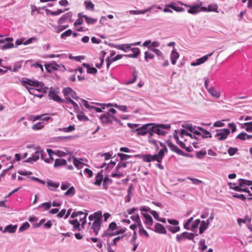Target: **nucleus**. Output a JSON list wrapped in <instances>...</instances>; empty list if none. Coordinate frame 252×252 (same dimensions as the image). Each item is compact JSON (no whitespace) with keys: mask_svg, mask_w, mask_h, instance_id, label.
<instances>
[{"mask_svg":"<svg viewBox=\"0 0 252 252\" xmlns=\"http://www.w3.org/2000/svg\"><path fill=\"white\" fill-rule=\"evenodd\" d=\"M150 130L154 132L155 134L158 135L164 136L167 133V130L170 128V126L169 124H157L156 123H150Z\"/></svg>","mask_w":252,"mask_h":252,"instance_id":"obj_1","label":"nucleus"},{"mask_svg":"<svg viewBox=\"0 0 252 252\" xmlns=\"http://www.w3.org/2000/svg\"><path fill=\"white\" fill-rule=\"evenodd\" d=\"M42 83H43L42 82L38 81L36 80H32L28 79L22 81V84L23 85L25 86L26 84H27L30 86V87L26 86V88L31 94H33V89H34L35 87L41 86V85H42Z\"/></svg>","mask_w":252,"mask_h":252,"instance_id":"obj_2","label":"nucleus"},{"mask_svg":"<svg viewBox=\"0 0 252 252\" xmlns=\"http://www.w3.org/2000/svg\"><path fill=\"white\" fill-rule=\"evenodd\" d=\"M42 83H43L42 82L38 81L36 80H32L28 79L22 81V84L23 85L25 86L26 84H27L30 86V87L26 86V88L31 94H33V89H34L35 87L41 86V85H42Z\"/></svg>","mask_w":252,"mask_h":252,"instance_id":"obj_3","label":"nucleus"},{"mask_svg":"<svg viewBox=\"0 0 252 252\" xmlns=\"http://www.w3.org/2000/svg\"><path fill=\"white\" fill-rule=\"evenodd\" d=\"M45 155L46 154L39 148V150L35 151L31 157H29L25 161L26 162L33 163L39 159L40 157L42 160H44Z\"/></svg>","mask_w":252,"mask_h":252,"instance_id":"obj_4","label":"nucleus"},{"mask_svg":"<svg viewBox=\"0 0 252 252\" xmlns=\"http://www.w3.org/2000/svg\"><path fill=\"white\" fill-rule=\"evenodd\" d=\"M216 131L218 132L215 134V137L221 141L226 139L230 133V130L228 128L220 129Z\"/></svg>","mask_w":252,"mask_h":252,"instance_id":"obj_5","label":"nucleus"},{"mask_svg":"<svg viewBox=\"0 0 252 252\" xmlns=\"http://www.w3.org/2000/svg\"><path fill=\"white\" fill-rule=\"evenodd\" d=\"M201 3H200V4L198 5H190L189 4H185V5L186 7H189V9L188 10V12L189 13L195 14L198 12H199L201 11H206L207 8L205 7H200V5H201Z\"/></svg>","mask_w":252,"mask_h":252,"instance_id":"obj_6","label":"nucleus"},{"mask_svg":"<svg viewBox=\"0 0 252 252\" xmlns=\"http://www.w3.org/2000/svg\"><path fill=\"white\" fill-rule=\"evenodd\" d=\"M63 93L65 97H72L76 100H77L79 98L77 96L76 92L69 87L64 88L63 90Z\"/></svg>","mask_w":252,"mask_h":252,"instance_id":"obj_7","label":"nucleus"},{"mask_svg":"<svg viewBox=\"0 0 252 252\" xmlns=\"http://www.w3.org/2000/svg\"><path fill=\"white\" fill-rule=\"evenodd\" d=\"M150 123L145 124L140 127H138L135 129L137 134L138 135H145L148 133V130H150Z\"/></svg>","mask_w":252,"mask_h":252,"instance_id":"obj_8","label":"nucleus"},{"mask_svg":"<svg viewBox=\"0 0 252 252\" xmlns=\"http://www.w3.org/2000/svg\"><path fill=\"white\" fill-rule=\"evenodd\" d=\"M110 114L109 112L105 113L101 115L99 117V119L101 123L104 124H112L113 120L110 118Z\"/></svg>","mask_w":252,"mask_h":252,"instance_id":"obj_9","label":"nucleus"},{"mask_svg":"<svg viewBox=\"0 0 252 252\" xmlns=\"http://www.w3.org/2000/svg\"><path fill=\"white\" fill-rule=\"evenodd\" d=\"M72 16V13L70 11L64 14L58 20V25H61L67 21H71Z\"/></svg>","mask_w":252,"mask_h":252,"instance_id":"obj_10","label":"nucleus"},{"mask_svg":"<svg viewBox=\"0 0 252 252\" xmlns=\"http://www.w3.org/2000/svg\"><path fill=\"white\" fill-rule=\"evenodd\" d=\"M213 53H211L197 59L195 62L191 63L190 65L194 66L203 63L208 59L209 57H211L213 55Z\"/></svg>","mask_w":252,"mask_h":252,"instance_id":"obj_11","label":"nucleus"},{"mask_svg":"<svg viewBox=\"0 0 252 252\" xmlns=\"http://www.w3.org/2000/svg\"><path fill=\"white\" fill-rule=\"evenodd\" d=\"M101 224V221H98V220H94L92 223L91 228L93 230L95 235H97L99 232Z\"/></svg>","mask_w":252,"mask_h":252,"instance_id":"obj_12","label":"nucleus"},{"mask_svg":"<svg viewBox=\"0 0 252 252\" xmlns=\"http://www.w3.org/2000/svg\"><path fill=\"white\" fill-rule=\"evenodd\" d=\"M130 50L132 52V54L124 55V56L127 58H137L140 53L139 48L137 47L131 48Z\"/></svg>","mask_w":252,"mask_h":252,"instance_id":"obj_13","label":"nucleus"},{"mask_svg":"<svg viewBox=\"0 0 252 252\" xmlns=\"http://www.w3.org/2000/svg\"><path fill=\"white\" fill-rule=\"evenodd\" d=\"M155 231L158 233L166 234V230L163 225L157 223L155 224Z\"/></svg>","mask_w":252,"mask_h":252,"instance_id":"obj_14","label":"nucleus"},{"mask_svg":"<svg viewBox=\"0 0 252 252\" xmlns=\"http://www.w3.org/2000/svg\"><path fill=\"white\" fill-rule=\"evenodd\" d=\"M48 95L50 98L52 99L54 101L58 102H63V100L54 91L50 90L49 92Z\"/></svg>","mask_w":252,"mask_h":252,"instance_id":"obj_15","label":"nucleus"},{"mask_svg":"<svg viewBox=\"0 0 252 252\" xmlns=\"http://www.w3.org/2000/svg\"><path fill=\"white\" fill-rule=\"evenodd\" d=\"M46 184L49 189L53 191L56 190V189L60 186V184L59 183L54 182L49 179L47 180Z\"/></svg>","mask_w":252,"mask_h":252,"instance_id":"obj_16","label":"nucleus"},{"mask_svg":"<svg viewBox=\"0 0 252 252\" xmlns=\"http://www.w3.org/2000/svg\"><path fill=\"white\" fill-rule=\"evenodd\" d=\"M73 164L78 169L82 168L83 165H86V164L83 163V159L81 158H77L73 157Z\"/></svg>","mask_w":252,"mask_h":252,"instance_id":"obj_17","label":"nucleus"},{"mask_svg":"<svg viewBox=\"0 0 252 252\" xmlns=\"http://www.w3.org/2000/svg\"><path fill=\"white\" fill-rule=\"evenodd\" d=\"M103 170L98 172L95 177V182L94 184L100 186L101 185L102 181L103 180V176L102 174Z\"/></svg>","mask_w":252,"mask_h":252,"instance_id":"obj_18","label":"nucleus"},{"mask_svg":"<svg viewBox=\"0 0 252 252\" xmlns=\"http://www.w3.org/2000/svg\"><path fill=\"white\" fill-rule=\"evenodd\" d=\"M166 144L172 151L178 154L182 152V150H180L177 146L173 144L170 140H167Z\"/></svg>","mask_w":252,"mask_h":252,"instance_id":"obj_19","label":"nucleus"},{"mask_svg":"<svg viewBox=\"0 0 252 252\" xmlns=\"http://www.w3.org/2000/svg\"><path fill=\"white\" fill-rule=\"evenodd\" d=\"M179 58V54L177 52L176 50L173 49L170 54V59L172 64H176L177 60Z\"/></svg>","mask_w":252,"mask_h":252,"instance_id":"obj_20","label":"nucleus"},{"mask_svg":"<svg viewBox=\"0 0 252 252\" xmlns=\"http://www.w3.org/2000/svg\"><path fill=\"white\" fill-rule=\"evenodd\" d=\"M113 183V181L111 179L108 177V176L107 175L104 177L103 180V188L104 189H107L108 188L109 185L112 184Z\"/></svg>","mask_w":252,"mask_h":252,"instance_id":"obj_21","label":"nucleus"},{"mask_svg":"<svg viewBox=\"0 0 252 252\" xmlns=\"http://www.w3.org/2000/svg\"><path fill=\"white\" fill-rule=\"evenodd\" d=\"M17 225H13L12 224H9L5 226L3 230V233L9 232L10 233H14L17 229Z\"/></svg>","mask_w":252,"mask_h":252,"instance_id":"obj_22","label":"nucleus"},{"mask_svg":"<svg viewBox=\"0 0 252 252\" xmlns=\"http://www.w3.org/2000/svg\"><path fill=\"white\" fill-rule=\"evenodd\" d=\"M142 215L145 219L144 223L146 225L152 226L153 224V220L151 216L146 213H142Z\"/></svg>","mask_w":252,"mask_h":252,"instance_id":"obj_23","label":"nucleus"},{"mask_svg":"<svg viewBox=\"0 0 252 252\" xmlns=\"http://www.w3.org/2000/svg\"><path fill=\"white\" fill-rule=\"evenodd\" d=\"M123 56H124V55H117L115 57L113 58L112 59H110V58H107L106 60V62H107V68H109L110 65L112 63L122 59Z\"/></svg>","mask_w":252,"mask_h":252,"instance_id":"obj_24","label":"nucleus"},{"mask_svg":"<svg viewBox=\"0 0 252 252\" xmlns=\"http://www.w3.org/2000/svg\"><path fill=\"white\" fill-rule=\"evenodd\" d=\"M119 162L118 164L117 165L116 168H115V170H116V171H117V172H119V171L122 168L126 167L128 164H129V163L131 162H129L128 161H121V160H119Z\"/></svg>","mask_w":252,"mask_h":252,"instance_id":"obj_25","label":"nucleus"},{"mask_svg":"<svg viewBox=\"0 0 252 252\" xmlns=\"http://www.w3.org/2000/svg\"><path fill=\"white\" fill-rule=\"evenodd\" d=\"M238 185L241 187L252 186L251 180H248L244 179H240L238 180Z\"/></svg>","mask_w":252,"mask_h":252,"instance_id":"obj_26","label":"nucleus"},{"mask_svg":"<svg viewBox=\"0 0 252 252\" xmlns=\"http://www.w3.org/2000/svg\"><path fill=\"white\" fill-rule=\"evenodd\" d=\"M82 66L87 68L88 73L94 74L97 73V69L94 67H90V65L86 63H83Z\"/></svg>","mask_w":252,"mask_h":252,"instance_id":"obj_27","label":"nucleus"},{"mask_svg":"<svg viewBox=\"0 0 252 252\" xmlns=\"http://www.w3.org/2000/svg\"><path fill=\"white\" fill-rule=\"evenodd\" d=\"M198 129H199L200 131H201V135L203 138L212 137V134L209 131L205 130L202 127H199Z\"/></svg>","mask_w":252,"mask_h":252,"instance_id":"obj_28","label":"nucleus"},{"mask_svg":"<svg viewBox=\"0 0 252 252\" xmlns=\"http://www.w3.org/2000/svg\"><path fill=\"white\" fill-rule=\"evenodd\" d=\"M209 225L205 220H202L199 227V233L202 234L208 228Z\"/></svg>","mask_w":252,"mask_h":252,"instance_id":"obj_29","label":"nucleus"},{"mask_svg":"<svg viewBox=\"0 0 252 252\" xmlns=\"http://www.w3.org/2000/svg\"><path fill=\"white\" fill-rule=\"evenodd\" d=\"M166 7H168L177 12H182L184 10V8L182 7H179L176 6V4L174 2L171 3L166 5Z\"/></svg>","mask_w":252,"mask_h":252,"instance_id":"obj_30","label":"nucleus"},{"mask_svg":"<svg viewBox=\"0 0 252 252\" xmlns=\"http://www.w3.org/2000/svg\"><path fill=\"white\" fill-rule=\"evenodd\" d=\"M66 163V160L62 158H57L55 160V163L54 164V167L55 168L58 167L62 165H65Z\"/></svg>","mask_w":252,"mask_h":252,"instance_id":"obj_31","label":"nucleus"},{"mask_svg":"<svg viewBox=\"0 0 252 252\" xmlns=\"http://www.w3.org/2000/svg\"><path fill=\"white\" fill-rule=\"evenodd\" d=\"M86 9L90 11H94V4L90 0H86L84 2Z\"/></svg>","mask_w":252,"mask_h":252,"instance_id":"obj_32","label":"nucleus"},{"mask_svg":"<svg viewBox=\"0 0 252 252\" xmlns=\"http://www.w3.org/2000/svg\"><path fill=\"white\" fill-rule=\"evenodd\" d=\"M117 155L120 158L119 160L124 161H125V160L133 157V156H131V155H126V154L121 153H118ZM116 160L119 161V160L117 159H116Z\"/></svg>","mask_w":252,"mask_h":252,"instance_id":"obj_33","label":"nucleus"},{"mask_svg":"<svg viewBox=\"0 0 252 252\" xmlns=\"http://www.w3.org/2000/svg\"><path fill=\"white\" fill-rule=\"evenodd\" d=\"M208 91L211 95L216 98H219L220 96V93L213 87H210L209 89H208Z\"/></svg>","mask_w":252,"mask_h":252,"instance_id":"obj_34","label":"nucleus"},{"mask_svg":"<svg viewBox=\"0 0 252 252\" xmlns=\"http://www.w3.org/2000/svg\"><path fill=\"white\" fill-rule=\"evenodd\" d=\"M184 135L189 136L192 139H197V137L195 135L188 132L185 129H182L180 131V136L181 137H183Z\"/></svg>","mask_w":252,"mask_h":252,"instance_id":"obj_35","label":"nucleus"},{"mask_svg":"<svg viewBox=\"0 0 252 252\" xmlns=\"http://www.w3.org/2000/svg\"><path fill=\"white\" fill-rule=\"evenodd\" d=\"M41 86L35 87L34 89H33V92L34 91H37L43 93H46L48 88L45 86L44 83H42V85Z\"/></svg>","mask_w":252,"mask_h":252,"instance_id":"obj_36","label":"nucleus"},{"mask_svg":"<svg viewBox=\"0 0 252 252\" xmlns=\"http://www.w3.org/2000/svg\"><path fill=\"white\" fill-rule=\"evenodd\" d=\"M47 152L49 156V158H44V160L47 163H51V160H53L54 159L52 156L55 154L54 152L52 149H48L47 150Z\"/></svg>","mask_w":252,"mask_h":252,"instance_id":"obj_37","label":"nucleus"},{"mask_svg":"<svg viewBox=\"0 0 252 252\" xmlns=\"http://www.w3.org/2000/svg\"><path fill=\"white\" fill-rule=\"evenodd\" d=\"M83 17L85 19L86 22L89 24H94L95 23L97 19L95 18H93L87 16V15H83Z\"/></svg>","mask_w":252,"mask_h":252,"instance_id":"obj_38","label":"nucleus"},{"mask_svg":"<svg viewBox=\"0 0 252 252\" xmlns=\"http://www.w3.org/2000/svg\"><path fill=\"white\" fill-rule=\"evenodd\" d=\"M167 229L173 233H175L180 230V227L178 226H173L171 225L166 226Z\"/></svg>","mask_w":252,"mask_h":252,"instance_id":"obj_39","label":"nucleus"},{"mask_svg":"<svg viewBox=\"0 0 252 252\" xmlns=\"http://www.w3.org/2000/svg\"><path fill=\"white\" fill-rule=\"evenodd\" d=\"M46 13L48 14H50L52 16H57L61 14V13H63L64 10H62L61 9H58L57 11H53L49 9H47L46 10Z\"/></svg>","mask_w":252,"mask_h":252,"instance_id":"obj_40","label":"nucleus"},{"mask_svg":"<svg viewBox=\"0 0 252 252\" xmlns=\"http://www.w3.org/2000/svg\"><path fill=\"white\" fill-rule=\"evenodd\" d=\"M77 118L79 120L81 121L87 122L89 120L88 117L85 115L83 113H78L77 115Z\"/></svg>","mask_w":252,"mask_h":252,"instance_id":"obj_41","label":"nucleus"},{"mask_svg":"<svg viewBox=\"0 0 252 252\" xmlns=\"http://www.w3.org/2000/svg\"><path fill=\"white\" fill-rule=\"evenodd\" d=\"M75 193V190L74 187H70L65 193L64 195L72 196Z\"/></svg>","mask_w":252,"mask_h":252,"instance_id":"obj_42","label":"nucleus"},{"mask_svg":"<svg viewBox=\"0 0 252 252\" xmlns=\"http://www.w3.org/2000/svg\"><path fill=\"white\" fill-rule=\"evenodd\" d=\"M185 232H184L180 234H177L176 235V241L178 243H180L182 241H183L186 239V235L185 234Z\"/></svg>","mask_w":252,"mask_h":252,"instance_id":"obj_43","label":"nucleus"},{"mask_svg":"<svg viewBox=\"0 0 252 252\" xmlns=\"http://www.w3.org/2000/svg\"><path fill=\"white\" fill-rule=\"evenodd\" d=\"M155 57V55L149 52V51H146L144 53V58L146 62H148V59H153Z\"/></svg>","mask_w":252,"mask_h":252,"instance_id":"obj_44","label":"nucleus"},{"mask_svg":"<svg viewBox=\"0 0 252 252\" xmlns=\"http://www.w3.org/2000/svg\"><path fill=\"white\" fill-rule=\"evenodd\" d=\"M44 127V125L42 122H38L34 124L32 126V129L35 130L41 129Z\"/></svg>","mask_w":252,"mask_h":252,"instance_id":"obj_45","label":"nucleus"},{"mask_svg":"<svg viewBox=\"0 0 252 252\" xmlns=\"http://www.w3.org/2000/svg\"><path fill=\"white\" fill-rule=\"evenodd\" d=\"M51 206V203L50 202H44L43 203H41L38 206V208L43 207L44 208V210L47 211L48 210Z\"/></svg>","mask_w":252,"mask_h":252,"instance_id":"obj_46","label":"nucleus"},{"mask_svg":"<svg viewBox=\"0 0 252 252\" xmlns=\"http://www.w3.org/2000/svg\"><path fill=\"white\" fill-rule=\"evenodd\" d=\"M201 221L199 219H197L195 220L193 223L191 224L190 230L192 231H194L196 228L198 227V225L200 223Z\"/></svg>","mask_w":252,"mask_h":252,"instance_id":"obj_47","label":"nucleus"},{"mask_svg":"<svg viewBox=\"0 0 252 252\" xmlns=\"http://www.w3.org/2000/svg\"><path fill=\"white\" fill-rule=\"evenodd\" d=\"M30 226V225L28 222H24L22 225L20 227L19 231L22 232L28 229Z\"/></svg>","mask_w":252,"mask_h":252,"instance_id":"obj_48","label":"nucleus"},{"mask_svg":"<svg viewBox=\"0 0 252 252\" xmlns=\"http://www.w3.org/2000/svg\"><path fill=\"white\" fill-rule=\"evenodd\" d=\"M238 151L237 148L230 147L227 151V152L230 156H234Z\"/></svg>","mask_w":252,"mask_h":252,"instance_id":"obj_49","label":"nucleus"},{"mask_svg":"<svg viewBox=\"0 0 252 252\" xmlns=\"http://www.w3.org/2000/svg\"><path fill=\"white\" fill-rule=\"evenodd\" d=\"M141 157L145 162H149L152 161V155L150 154L143 155Z\"/></svg>","mask_w":252,"mask_h":252,"instance_id":"obj_50","label":"nucleus"},{"mask_svg":"<svg viewBox=\"0 0 252 252\" xmlns=\"http://www.w3.org/2000/svg\"><path fill=\"white\" fill-rule=\"evenodd\" d=\"M236 139H239L242 141H245L247 139V133L245 132H241L236 137Z\"/></svg>","mask_w":252,"mask_h":252,"instance_id":"obj_51","label":"nucleus"},{"mask_svg":"<svg viewBox=\"0 0 252 252\" xmlns=\"http://www.w3.org/2000/svg\"><path fill=\"white\" fill-rule=\"evenodd\" d=\"M218 5L216 4H209L207 8L208 11H217L218 9Z\"/></svg>","mask_w":252,"mask_h":252,"instance_id":"obj_52","label":"nucleus"},{"mask_svg":"<svg viewBox=\"0 0 252 252\" xmlns=\"http://www.w3.org/2000/svg\"><path fill=\"white\" fill-rule=\"evenodd\" d=\"M137 77V73L135 70H134L132 72V78L128 81L126 82V84H130L133 83L136 81Z\"/></svg>","mask_w":252,"mask_h":252,"instance_id":"obj_53","label":"nucleus"},{"mask_svg":"<svg viewBox=\"0 0 252 252\" xmlns=\"http://www.w3.org/2000/svg\"><path fill=\"white\" fill-rule=\"evenodd\" d=\"M96 104L97 105H98V106L102 107V109H104L105 107H109L113 106V107H115V105L116 104V103H107V104L96 103Z\"/></svg>","mask_w":252,"mask_h":252,"instance_id":"obj_54","label":"nucleus"},{"mask_svg":"<svg viewBox=\"0 0 252 252\" xmlns=\"http://www.w3.org/2000/svg\"><path fill=\"white\" fill-rule=\"evenodd\" d=\"M185 234L186 235V239L189 240H193L195 236L197 235V234L189 233L188 232H185Z\"/></svg>","mask_w":252,"mask_h":252,"instance_id":"obj_55","label":"nucleus"},{"mask_svg":"<svg viewBox=\"0 0 252 252\" xmlns=\"http://www.w3.org/2000/svg\"><path fill=\"white\" fill-rule=\"evenodd\" d=\"M14 47V45L12 43H7L1 46V50H5L8 49H11Z\"/></svg>","mask_w":252,"mask_h":252,"instance_id":"obj_56","label":"nucleus"},{"mask_svg":"<svg viewBox=\"0 0 252 252\" xmlns=\"http://www.w3.org/2000/svg\"><path fill=\"white\" fill-rule=\"evenodd\" d=\"M233 197L234 198H237L240 199L241 200L244 201H245V200L246 199V196L243 194H238L237 193H234L233 194Z\"/></svg>","mask_w":252,"mask_h":252,"instance_id":"obj_57","label":"nucleus"},{"mask_svg":"<svg viewBox=\"0 0 252 252\" xmlns=\"http://www.w3.org/2000/svg\"><path fill=\"white\" fill-rule=\"evenodd\" d=\"M72 33V30L70 29L67 30L65 32L62 33L61 35L62 38H65L66 37L70 36Z\"/></svg>","mask_w":252,"mask_h":252,"instance_id":"obj_58","label":"nucleus"},{"mask_svg":"<svg viewBox=\"0 0 252 252\" xmlns=\"http://www.w3.org/2000/svg\"><path fill=\"white\" fill-rule=\"evenodd\" d=\"M131 48V46L130 44H122V50L125 52H127Z\"/></svg>","mask_w":252,"mask_h":252,"instance_id":"obj_59","label":"nucleus"},{"mask_svg":"<svg viewBox=\"0 0 252 252\" xmlns=\"http://www.w3.org/2000/svg\"><path fill=\"white\" fill-rule=\"evenodd\" d=\"M250 221L251 220L248 218H245L244 219L239 218L237 220V222L239 225H241L242 223H246L250 222Z\"/></svg>","mask_w":252,"mask_h":252,"instance_id":"obj_60","label":"nucleus"},{"mask_svg":"<svg viewBox=\"0 0 252 252\" xmlns=\"http://www.w3.org/2000/svg\"><path fill=\"white\" fill-rule=\"evenodd\" d=\"M200 248L202 251H204L207 248V246L205 245V240L204 239H201L199 242Z\"/></svg>","mask_w":252,"mask_h":252,"instance_id":"obj_61","label":"nucleus"},{"mask_svg":"<svg viewBox=\"0 0 252 252\" xmlns=\"http://www.w3.org/2000/svg\"><path fill=\"white\" fill-rule=\"evenodd\" d=\"M195 126H192L191 124H186L183 126V127L187 129L190 132H192L194 128H195Z\"/></svg>","mask_w":252,"mask_h":252,"instance_id":"obj_62","label":"nucleus"},{"mask_svg":"<svg viewBox=\"0 0 252 252\" xmlns=\"http://www.w3.org/2000/svg\"><path fill=\"white\" fill-rule=\"evenodd\" d=\"M94 216L95 217V220H98V221H101L102 219V213L101 211H97L94 213Z\"/></svg>","mask_w":252,"mask_h":252,"instance_id":"obj_63","label":"nucleus"},{"mask_svg":"<svg viewBox=\"0 0 252 252\" xmlns=\"http://www.w3.org/2000/svg\"><path fill=\"white\" fill-rule=\"evenodd\" d=\"M82 103H83V105L87 108H88L90 110H94V106L90 105L87 100L83 99Z\"/></svg>","mask_w":252,"mask_h":252,"instance_id":"obj_64","label":"nucleus"}]
</instances>
